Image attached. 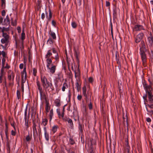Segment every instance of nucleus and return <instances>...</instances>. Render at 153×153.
Returning <instances> with one entry per match:
<instances>
[{
  "label": "nucleus",
  "instance_id": "13d9d810",
  "mask_svg": "<svg viewBox=\"0 0 153 153\" xmlns=\"http://www.w3.org/2000/svg\"><path fill=\"white\" fill-rule=\"evenodd\" d=\"M115 56H116V60L117 61V62L118 63V64L119 63V59L117 58V52H116V53Z\"/></svg>",
  "mask_w": 153,
  "mask_h": 153
},
{
  "label": "nucleus",
  "instance_id": "0eeeda50",
  "mask_svg": "<svg viewBox=\"0 0 153 153\" xmlns=\"http://www.w3.org/2000/svg\"><path fill=\"white\" fill-rule=\"evenodd\" d=\"M75 77L76 79V88L78 91H79L80 89L81 82L80 81L79 77V76H77L76 74H75Z\"/></svg>",
  "mask_w": 153,
  "mask_h": 153
},
{
  "label": "nucleus",
  "instance_id": "ea45409f",
  "mask_svg": "<svg viewBox=\"0 0 153 153\" xmlns=\"http://www.w3.org/2000/svg\"><path fill=\"white\" fill-rule=\"evenodd\" d=\"M37 70L35 68H34L33 69V74L34 76H36V75Z\"/></svg>",
  "mask_w": 153,
  "mask_h": 153
},
{
  "label": "nucleus",
  "instance_id": "9d476101",
  "mask_svg": "<svg viewBox=\"0 0 153 153\" xmlns=\"http://www.w3.org/2000/svg\"><path fill=\"white\" fill-rule=\"evenodd\" d=\"M49 50L51 51V52L52 51V52L53 53L56 54V55L55 56V57L54 58L53 57H52L51 58H54L56 61H58L59 59V57L58 56V54L55 48H52L51 50Z\"/></svg>",
  "mask_w": 153,
  "mask_h": 153
},
{
  "label": "nucleus",
  "instance_id": "6e6d98bb",
  "mask_svg": "<svg viewBox=\"0 0 153 153\" xmlns=\"http://www.w3.org/2000/svg\"><path fill=\"white\" fill-rule=\"evenodd\" d=\"M110 3L109 1H106L105 2V5L106 7H108L109 6Z\"/></svg>",
  "mask_w": 153,
  "mask_h": 153
},
{
  "label": "nucleus",
  "instance_id": "6ab92c4d",
  "mask_svg": "<svg viewBox=\"0 0 153 153\" xmlns=\"http://www.w3.org/2000/svg\"><path fill=\"white\" fill-rule=\"evenodd\" d=\"M58 127L57 125H54L52 128L51 131L53 134H54L57 130Z\"/></svg>",
  "mask_w": 153,
  "mask_h": 153
},
{
  "label": "nucleus",
  "instance_id": "69168bd1",
  "mask_svg": "<svg viewBox=\"0 0 153 153\" xmlns=\"http://www.w3.org/2000/svg\"><path fill=\"white\" fill-rule=\"evenodd\" d=\"M5 12L4 10H3L1 14L2 16H4L5 15Z\"/></svg>",
  "mask_w": 153,
  "mask_h": 153
},
{
  "label": "nucleus",
  "instance_id": "ddd939ff",
  "mask_svg": "<svg viewBox=\"0 0 153 153\" xmlns=\"http://www.w3.org/2000/svg\"><path fill=\"white\" fill-rule=\"evenodd\" d=\"M149 85H148L145 82L143 83V86L145 88L146 91V87H150L151 88H152V85L153 84V83L152 80L149 79Z\"/></svg>",
  "mask_w": 153,
  "mask_h": 153
},
{
  "label": "nucleus",
  "instance_id": "a211bd4d",
  "mask_svg": "<svg viewBox=\"0 0 153 153\" xmlns=\"http://www.w3.org/2000/svg\"><path fill=\"white\" fill-rule=\"evenodd\" d=\"M45 109L47 113L49 112L50 109V106L49 105V104L48 102H46Z\"/></svg>",
  "mask_w": 153,
  "mask_h": 153
},
{
  "label": "nucleus",
  "instance_id": "603ef678",
  "mask_svg": "<svg viewBox=\"0 0 153 153\" xmlns=\"http://www.w3.org/2000/svg\"><path fill=\"white\" fill-rule=\"evenodd\" d=\"M88 81L89 82L92 83L93 81V78L92 77H90L88 79Z\"/></svg>",
  "mask_w": 153,
  "mask_h": 153
},
{
  "label": "nucleus",
  "instance_id": "b1692460",
  "mask_svg": "<svg viewBox=\"0 0 153 153\" xmlns=\"http://www.w3.org/2000/svg\"><path fill=\"white\" fill-rule=\"evenodd\" d=\"M53 109L52 108L51 109L50 111V113H49V118L50 119V121H51L52 118V117L53 116Z\"/></svg>",
  "mask_w": 153,
  "mask_h": 153
},
{
  "label": "nucleus",
  "instance_id": "f8f14e48",
  "mask_svg": "<svg viewBox=\"0 0 153 153\" xmlns=\"http://www.w3.org/2000/svg\"><path fill=\"white\" fill-rule=\"evenodd\" d=\"M133 30L136 31H140L142 30H144L143 26L140 25H135L133 28Z\"/></svg>",
  "mask_w": 153,
  "mask_h": 153
},
{
  "label": "nucleus",
  "instance_id": "8fccbe9b",
  "mask_svg": "<svg viewBox=\"0 0 153 153\" xmlns=\"http://www.w3.org/2000/svg\"><path fill=\"white\" fill-rule=\"evenodd\" d=\"M16 29L18 30V32L19 33L21 32V28L20 27H17Z\"/></svg>",
  "mask_w": 153,
  "mask_h": 153
},
{
  "label": "nucleus",
  "instance_id": "c9c22d12",
  "mask_svg": "<svg viewBox=\"0 0 153 153\" xmlns=\"http://www.w3.org/2000/svg\"><path fill=\"white\" fill-rule=\"evenodd\" d=\"M78 128L79 130L81 131V132H82L83 131V126L82 124H80L79 123Z\"/></svg>",
  "mask_w": 153,
  "mask_h": 153
},
{
  "label": "nucleus",
  "instance_id": "412c9836",
  "mask_svg": "<svg viewBox=\"0 0 153 153\" xmlns=\"http://www.w3.org/2000/svg\"><path fill=\"white\" fill-rule=\"evenodd\" d=\"M67 121L69 125L70 126V128H73L74 125L72 120L70 119H68Z\"/></svg>",
  "mask_w": 153,
  "mask_h": 153
},
{
  "label": "nucleus",
  "instance_id": "e2e57ef3",
  "mask_svg": "<svg viewBox=\"0 0 153 153\" xmlns=\"http://www.w3.org/2000/svg\"><path fill=\"white\" fill-rule=\"evenodd\" d=\"M4 68H3L2 67V68H1V76H3V69Z\"/></svg>",
  "mask_w": 153,
  "mask_h": 153
},
{
  "label": "nucleus",
  "instance_id": "f257e3e1",
  "mask_svg": "<svg viewBox=\"0 0 153 153\" xmlns=\"http://www.w3.org/2000/svg\"><path fill=\"white\" fill-rule=\"evenodd\" d=\"M52 55L51 50H48L45 56L47 62V67L48 72L51 74H53L55 72L56 69V66L52 64V60L51 56Z\"/></svg>",
  "mask_w": 153,
  "mask_h": 153
},
{
  "label": "nucleus",
  "instance_id": "cd10ccee",
  "mask_svg": "<svg viewBox=\"0 0 153 153\" xmlns=\"http://www.w3.org/2000/svg\"><path fill=\"white\" fill-rule=\"evenodd\" d=\"M68 88V85L67 83H64L63 85L62 88V90L63 91H64L65 90V89L67 88Z\"/></svg>",
  "mask_w": 153,
  "mask_h": 153
},
{
  "label": "nucleus",
  "instance_id": "5fc2aeb1",
  "mask_svg": "<svg viewBox=\"0 0 153 153\" xmlns=\"http://www.w3.org/2000/svg\"><path fill=\"white\" fill-rule=\"evenodd\" d=\"M74 54H75V56L76 58L78 57V56L79 55V53L78 52L75 51Z\"/></svg>",
  "mask_w": 153,
  "mask_h": 153
},
{
  "label": "nucleus",
  "instance_id": "393cba45",
  "mask_svg": "<svg viewBox=\"0 0 153 153\" xmlns=\"http://www.w3.org/2000/svg\"><path fill=\"white\" fill-rule=\"evenodd\" d=\"M50 35L51 37L54 40L56 39V36L55 33L54 32L51 31Z\"/></svg>",
  "mask_w": 153,
  "mask_h": 153
},
{
  "label": "nucleus",
  "instance_id": "f03ea898",
  "mask_svg": "<svg viewBox=\"0 0 153 153\" xmlns=\"http://www.w3.org/2000/svg\"><path fill=\"white\" fill-rule=\"evenodd\" d=\"M41 79L42 86L46 91L54 90V88L51 81H48L46 77L44 76H41Z\"/></svg>",
  "mask_w": 153,
  "mask_h": 153
},
{
  "label": "nucleus",
  "instance_id": "7ed1b4c3",
  "mask_svg": "<svg viewBox=\"0 0 153 153\" xmlns=\"http://www.w3.org/2000/svg\"><path fill=\"white\" fill-rule=\"evenodd\" d=\"M146 87V94L144 95L143 98L144 100V104H146V102L149 104L153 103V89L150 87Z\"/></svg>",
  "mask_w": 153,
  "mask_h": 153
},
{
  "label": "nucleus",
  "instance_id": "2eb2a0df",
  "mask_svg": "<svg viewBox=\"0 0 153 153\" xmlns=\"http://www.w3.org/2000/svg\"><path fill=\"white\" fill-rule=\"evenodd\" d=\"M10 22L9 19L8 18V16L7 15L6 16V18H5L3 23V25H7L10 24Z\"/></svg>",
  "mask_w": 153,
  "mask_h": 153
},
{
  "label": "nucleus",
  "instance_id": "0e129e2a",
  "mask_svg": "<svg viewBox=\"0 0 153 153\" xmlns=\"http://www.w3.org/2000/svg\"><path fill=\"white\" fill-rule=\"evenodd\" d=\"M16 134L15 132L13 130H12L11 131V134L13 135L14 136Z\"/></svg>",
  "mask_w": 153,
  "mask_h": 153
},
{
  "label": "nucleus",
  "instance_id": "4c0bfd02",
  "mask_svg": "<svg viewBox=\"0 0 153 153\" xmlns=\"http://www.w3.org/2000/svg\"><path fill=\"white\" fill-rule=\"evenodd\" d=\"M71 25L73 28H75L76 27L77 25L74 22H73L71 23Z\"/></svg>",
  "mask_w": 153,
  "mask_h": 153
},
{
  "label": "nucleus",
  "instance_id": "72a5a7b5",
  "mask_svg": "<svg viewBox=\"0 0 153 153\" xmlns=\"http://www.w3.org/2000/svg\"><path fill=\"white\" fill-rule=\"evenodd\" d=\"M45 137L46 140L48 141L49 139V134L48 133H44Z\"/></svg>",
  "mask_w": 153,
  "mask_h": 153
},
{
  "label": "nucleus",
  "instance_id": "5701e85b",
  "mask_svg": "<svg viewBox=\"0 0 153 153\" xmlns=\"http://www.w3.org/2000/svg\"><path fill=\"white\" fill-rule=\"evenodd\" d=\"M10 30V28L9 27H3L2 29H1V31L2 33V34L3 33H5V32H8Z\"/></svg>",
  "mask_w": 153,
  "mask_h": 153
},
{
  "label": "nucleus",
  "instance_id": "dca6fc26",
  "mask_svg": "<svg viewBox=\"0 0 153 153\" xmlns=\"http://www.w3.org/2000/svg\"><path fill=\"white\" fill-rule=\"evenodd\" d=\"M140 52L141 51H144L146 50V48L144 44V43L143 41H141V44L140 45Z\"/></svg>",
  "mask_w": 153,
  "mask_h": 153
},
{
  "label": "nucleus",
  "instance_id": "aec40b11",
  "mask_svg": "<svg viewBox=\"0 0 153 153\" xmlns=\"http://www.w3.org/2000/svg\"><path fill=\"white\" fill-rule=\"evenodd\" d=\"M2 37H3V39H6L8 40H9V39L10 38V36L9 35L7 34V33H3L2 34Z\"/></svg>",
  "mask_w": 153,
  "mask_h": 153
},
{
  "label": "nucleus",
  "instance_id": "473e14b6",
  "mask_svg": "<svg viewBox=\"0 0 153 153\" xmlns=\"http://www.w3.org/2000/svg\"><path fill=\"white\" fill-rule=\"evenodd\" d=\"M11 25L13 26H15L16 25V20H13L12 19H11Z\"/></svg>",
  "mask_w": 153,
  "mask_h": 153
},
{
  "label": "nucleus",
  "instance_id": "39448f33",
  "mask_svg": "<svg viewBox=\"0 0 153 153\" xmlns=\"http://www.w3.org/2000/svg\"><path fill=\"white\" fill-rule=\"evenodd\" d=\"M15 75L13 72L11 71H9L8 75V79L9 81V84H13V82Z\"/></svg>",
  "mask_w": 153,
  "mask_h": 153
},
{
  "label": "nucleus",
  "instance_id": "f704fd0d",
  "mask_svg": "<svg viewBox=\"0 0 153 153\" xmlns=\"http://www.w3.org/2000/svg\"><path fill=\"white\" fill-rule=\"evenodd\" d=\"M22 88H24V83L25 81H26V78H24V77H23V76L22 77Z\"/></svg>",
  "mask_w": 153,
  "mask_h": 153
},
{
  "label": "nucleus",
  "instance_id": "a18cd8bd",
  "mask_svg": "<svg viewBox=\"0 0 153 153\" xmlns=\"http://www.w3.org/2000/svg\"><path fill=\"white\" fill-rule=\"evenodd\" d=\"M47 42L51 44L53 43V41L52 39L51 38H50L48 40Z\"/></svg>",
  "mask_w": 153,
  "mask_h": 153
},
{
  "label": "nucleus",
  "instance_id": "bb28decb",
  "mask_svg": "<svg viewBox=\"0 0 153 153\" xmlns=\"http://www.w3.org/2000/svg\"><path fill=\"white\" fill-rule=\"evenodd\" d=\"M57 78L59 80H61L63 78V76L61 72H59L57 74Z\"/></svg>",
  "mask_w": 153,
  "mask_h": 153
},
{
  "label": "nucleus",
  "instance_id": "7c9ffc66",
  "mask_svg": "<svg viewBox=\"0 0 153 153\" xmlns=\"http://www.w3.org/2000/svg\"><path fill=\"white\" fill-rule=\"evenodd\" d=\"M25 38V34L24 32V30L22 31L21 35V39L23 41Z\"/></svg>",
  "mask_w": 153,
  "mask_h": 153
},
{
  "label": "nucleus",
  "instance_id": "338daca9",
  "mask_svg": "<svg viewBox=\"0 0 153 153\" xmlns=\"http://www.w3.org/2000/svg\"><path fill=\"white\" fill-rule=\"evenodd\" d=\"M68 153H75L74 152L71 150V149H69L68 151Z\"/></svg>",
  "mask_w": 153,
  "mask_h": 153
},
{
  "label": "nucleus",
  "instance_id": "864d4df0",
  "mask_svg": "<svg viewBox=\"0 0 153 153\" xmlns=\"http://www.w3.org/2000/svg\"><path fill=\"white\" fill-rule=\"evenodd\" d=\"M19 68L20 69H22L24 67V64L23 63H21L20 64L19 66Z\"/></svg>",
  "mask_w": 153,
  "mask_h": 153
},
{
  "label": "nucleus",
  "instance_id": "2f4dec72",
  "mask_svg": "<svg viewBox=\"0 0 153 153\" xmlns=\"http://www.w3.org/2000/svg\"><path fill=\"white\" fill-rule=\"evenodd\" d=\"M5 59L4 58H3L2 59V67L3 68H6V67H4V65L5 63Z\"/></svg>",
  "mask_w": 153,
  "mask_h": 153
},
{
  "label": "nucleus",
  "instance_id": "3c124183",
  "mask_svg": "<svg viewBox=\"0 0 153 153\" xmlns=\"http://www.w3.org/2000/svg\"><path fill=\"white\" fill-rule=\"evenodd\" d=\"M52 24L53 26L55 27L56 25V22L55 21H54V20H53L52 21Z\"/></svg>",
  "mask_w": 153,
  "mask_h": 153
},
{
  "label": "nucleus",
  "instance_id": "4d7b16f0",
  "mask_svg": "<svg viewBox=\"0 0 153 153\" xmlns=\"http://www.w3.org/2000/svg\"><path fill=\"white\" fill-rule=\"evenodd\" d=\"M77 98L79 100H81L82 98V96L81 95H79L77 96Z\"/></svg>",
  "mask_w": 153,
  "mask_h": 153
},
{
  "label": "nucleus",
  "instance_id": "c756f323",
  "mask_svg": "<svg viewBox=\"0 0 153 153\" xmlns=\"http://www.w3.org/2000/svg\"><path fill=\"white\" fill-rule=\"evenodd\" d=\"M1 7L3 9H4L5 7V0H1Z\"/></svg>",
  "mask_w": 153,
  "mask_h": 153
},
{
  "label": "nucleus",
  "instance_id": "37998d69",
  "mask_svg": "<svg viewBox=\"0 0 153 153\" xmlns=\"http://www.w3.org/2000/svg\"><path fill=\"white\" fill-rule=\"evenodd\" d=\"M33 133L34 134H35V131H36V133H37V130H36V125L35 124L33 125Z\"/></svg>",
  "mask_w": 153,
  "mask_h": 153
},
{
  "label": "nucleus",
  "instance_id": "9b49d317",
  "mask_svg": "<svg viewBox=\"0 0 153 153\" xmlns=\"http://www.w3.org/2000/svg\"><path fill=\"white\" fill-rule=\"evenodd\" d=\"M143 36V34L141 33L139 34L136 36L135 42L136 43H138L141 41Z\"/></svg>",
  "mask_w": 153,
  "mask_h": 153
},
{
  "label": "nucleus",
  "instance_id": "58836bf2",
  "mask_svg": "<svg viewBox=\"0 0 153 153\" xmlns=\"http://www.w3.org/2000/svg\"><path fill=\"white\" fill-rule=\"evenodd\" d=\"M146 105V106H148L150 108H153V103L151 104H145Z\"/></svg>",
  "mask_w": 153,
  "mask_h": 153
},
{
  "label": "nucleus",
  "instance_id": "09e8293b",
  "mask_svg": "<svg viewBox=\"0 0 153 153\" xmlns=\"http://www.w3.org/2000/svg\"><path fill=\"white\" fill-rule=\"evenodd\" d=\"M1 53H2L1 54L3 57V58H5V57H6V55L5 52L3 51H1Z\"/></svg>",
  "mask_w": 153,
  "mask_h": 153
},
{
  "label": "nucleus",
  "instance_id": "f3484780",
  "mask_svg": "<svg viewBox=\"0 0 153 153\" xmlns=\"http://www.w3.org/2000/svg\"><path fill=\"white\" fill-rule=\"evenodd\" d=\"M148 41L149 42V45L152 46L153 44V37L152 36L149 37L148 38Z\"/></svg>",
  "mask_w": 153,
  "mask_h": 153
},
{
  "label": "nucleus",
  "instance_id": "20e7f679",
  "mask_svg": "<svg viewBox=\"0 0 153 153\" xmlns=\"http://www.w3.org/2000/svg\"><path fill=\"white\" fill-rule=\"evenodd\" d=\"M36 84L38 88L39 91L40 98L41 100L45 99H46L45 94L42 90V88L41 87L40 83L39 81L36 82Z\"/></svg>",
  "mask_w": 153,
  "mask_h": 153
},
{
  "label": "nucleus",
  "instance_id": "a878e982",
  "mask_svg": "<svg viewBox=\"0 0 153 153\" xmlns=\"http://www.w3.org/2000/svg\"><path fill=\"white\" fill-rule=\"evenodd\" d=\"M55 103L56 106L59 107L60 105V101L59 99H56L55 101Z\"/></svg>",
  "mask_w": 153,
  "mask_h": 153
},
{
  "label": "nucleus",
  "instance_id": "4468645a",
  "mask_svg": "<svg viewBox=\"0 0 153 153\" xmlns=\"http://www.w3.org/2000/svg\"><path fill=\"white\" fill-rule=\"evenodd\" d=\"M24 63L25 64V65L24 66V67L23 69V70L22 72V77H24H24L25 78H27V72H26V62L25 61H24Z\"/></svg>",
  "mask_w": 153,
  "mask_h": 153
},
{
  "label": "nucleus",
  "instance_id": "79ce46f5",
  "mask_svg": "<svg viewBox=\"0 0 153 153\" xmlns=\"http://www.w3.org/2000/svg\"><path fill=\"white\" fill-rule=\"evenodd\" d=\"M31 138V136L30 135H28L26 136V139L27 141H29L30 140Z\"/></svg>",
  "mask_w": 153,
  "mask_h": 153
},
{
  "label": "nucleus",
  "instance_id": "c03bdc74",
  "mask_svg": "<svg viewBox=\"0 0 153 153\" xmlns=\"http://www.w3.org/2000/svg\"><path fill=\"white\" fill-rule=\"evenodd\" d=\"M17 95L18 99H19V98H20L21 97L20 93L19 91H17Z\"/></svg>",
  "mask_w": 153,
  "mask_h": 153
},
{
  "label": "nucleus",
  "instance_id": "6e6552de",
  "mask_svg": "<svg viewBox=\"0 0 153 153\" xmlns=\"http://www.w3.org/2000/svg\"><path fill=\"white\" fill-rule=\"evenodd\" d=\"M82 94L84 97L88 100V99L89 96L91 97V93L89 92H88L87 94H86V88L85 85L82 88Z\"/></svg>",
  "mask_w": 153,
  "mask_h": 153
},
{
  "label": "nucleus",
  "instance_id": "1a4fd4ad",
  "mask_svg": "<svg viewBox=\"0 0 153 153\" xmlns=\"http://www.w3.org/2000/svg\"><path fill=\"white\" fill-rule=\"evenodd\" d=\"M1 42L2 44H5V45H0V46H1L3 49H5L8 45V43L9 42V40H8L6 39H4L2 38L1 40Z\"/></svg>",
  "mask_w": 153,
  "mask_h": 153
},
{
  "label": "nucleus",
  "instance_id": "774afa93",
  "mask_svg": "<svg viewBox=\"0 0 153 153\" xmlns=\"http://www.w3.org/2000/svg\"><path fill=\"white\" fill-rule=\"evenodd\" d=\"M43 128L44 131V133H47L46 127H44Z\"/></svg>",
  "mask_w": 153,
  "mask_h": 153
},
{
  "label": "nucleus",
  "instance_id": "4be33fe9",
  "mask_svg": "<svg viewBox=\"0 0 153 153\" xmlns=\"http://www.w3.org/2000/svg\"><path fill=\"white\" fill-rule=\"evenodd\" d=\"M48 122V120L46 118L43 119L42 125L44 126H45L47 124Z\"/></svg>",
  "mask_w": 153,
  "mask_h": 153
},
{
  "label": "nucleus",
  "instance_id": "423d86ee",
  "mask_svg": "<svg viewBox=\"0 0 153 153\" xmlns=\"http://www.w3.org/2000/svg\"><path fill=\"white\" fill-rule=\"evenodd\" d=\"M140 54L143 65L144 66H145L146 65V62L147 60L146 54L145 52L144 51H141L140 52Z\"/></svg>",
  "mask_w": 153,
  "mask_h": 153
},
{
  "label": "nucleus",
  "instance_id": "052dcab7",
  "mask_svg": "<svg viewBox=\"0 0 153 153\" xmlns=\"http://www.w3.org/2000/svg\"><path fill=\"white\" fill-rule=\"evenodd\" d=\"M146 120L148 122H150L151 121V119L149 117L147 118L146 119Z\"/></svg>",
  "mask_w": 153,
  "mask_h": 153
},
{
  "label": "nucleus",
  "instance_id": "680f3d73",
  "mask_svg": "<svg viewBox=\"0 0 153 153\" xmlns=\"http://www.w3.org/2000/svg\"><path fill=\"white\" fill-rule=\"evenodd\" d=\"M64 108H63V111L61 114V117L63 118L64 117Z\"/></svg>",
  "mask_w": 153,
  "mask_h": 153
},
{
  "label": "nucleus",
  "instance_id": "bf43d9fd",
  "mask_svg": "<svg viewBox=\"0 0 153 153\" xmlns=\"http://www.w3.org/2000/svg\"><path fill=\"white\" fill-rule=\"evenodd\" d=\"M45 15L44 13H42L41 15V18L42 19H44L45 18Z\"/></svg>",
  "mask_w": 153,
  "mask_h": 153
},
{
  "label": "nucleus",
  "instance_id": "c85d7f7f",
  "mask_svg": "<svg viewBox=\"0 0 153 153\" xmlns=\"http://www.w3.org/2000/svg\"><path fill=\"white\" fill-rule=\"evenodd\" d=\"M46 15H48L47 13H46ZM52 13L51 11H49V17L47 15L46 16V17L48 18V21H50L51 20V18H52Z\"/></svg>",
  "mask_w": 153,
  "mask_h": 153
},
{
  "label": "nucleus",
  "instance_id": "49530a36",
  "mask_svg": "<svg viewBox=\"0 0 153 153\" xmlns=\"http://www.w3.org/2000/svg\"><path fill=\"white\" fill-rule=\"evenodd\" d=\"M69 142H70V143L71 144H72V145L74 143V141L73 140V139H72L71 138H70Z\"/></svg>",
  "mask_w": 153,
  "mask_h": 153
},
{
  "label": "nucleus",
  "instance_id": "a19ab883",
  "mask_svg": "<svg viewBox=\"0 0 153 153\" xmlns=\"http://www.w3.org/2000/svg\"><path fill=\"white\" fill-rule=\"evenodd\" d=\"M88 107L90 110H91L92 109V104L90 102L88 104Z\"/></svg>",
  "mask_w": 153,
  "mask_h": 153
},
{
  "label": "nucleus",
  "instance_id": "de8ad7c7",
  "mask_svg": "<svg viewBox=\"0 0 153 153\" xmlns=\"http://www.w3.org/2000/svg\"><path fill=\"white\" fill-rule=\"evenodd\" d=\"M90 153H94V149L92 147H91L90 149Z\"/></svg>",
  "mask_w": 153,
  "mask_h": 153
},
{
  "label": "nucleus",
  "instance_id": "e433bc0d",
  "mask_svg": "<svg viewBox=\"0 0 153 153\" xmlns=\"http://www.w3.org/2000/svg\"><path fill=\"white\" fill-rule=\"evenodd\" d=\"M25 124L26 125V123L28 124V120H27V112L26 111L25 112Z\"/></svg>",
  "mask_w": 153,
  "mask_h": 153
}]
</instances>
